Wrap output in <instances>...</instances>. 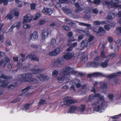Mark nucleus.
Instances as JSON below:
<instances>
[{
	"instance_id": "obj_1",
	"label": "nucleus",
	"mask_w": 121,
	"mask_h": 121,
	"mask_svg": "<svg viewBox=\"0 0 121 121\" xmlns=\"http://www.w3.org/2000/svg\"><path fill=\"white\" fill-rule=\"evenodd\" d=\"M62 73L63 76L60 77H58L57 80L59 83H62L64 80H69V78L70 77V74L75 73L76 72L74 71V69L69 67H66L65 69H63L62 70Z\"/></svg>"
},
{
	"instance_id": "obj_2",
	"label": "nucleus",
	"mask_w": 121,
	"mask_h": 121,
	"mask_svg": "<svg viewBox=\"0 0 121 121\" xmlns=\"http://www.w3.org/2000/svg\"><path fill=\"white\" fill-rule=\"evenodd\" d=\"M43 70L42 69H40L38 66L36 65L35 66L31 71L33 74H36L40 73Z\"/></svg>"
},
{
	"instance_id": "obj_3",
	"label": "nucleus",
	"mask_w": 121,
	"mask_h": 121,
	"mask_svg": "<svg viewBox=\"0 0 121 121\" xmlns=\"http://www.w3.org/2000/svg\"><path fill=\"white\" fill-rule=\"evenodd\" d=\"M37 77L41 81L47 80L49 79L48 76L45 74H40L37 76Z\"/></svg>"
},
{
	"instance_id": "obj_4",
	"label": "nucleus",
	"mask_w": 121,
	"mask_h": 121,
	"mask_svg": "<svg viewBox=\"0 0 121 121\" xmlns=\"http://www.w3.org/2000/svg\"><path fill=\"white\" fill-rule=\"evenodd\" d=\"M60 48H56L50 52L49 53V55L51 56H57L60 53Z\"/></svg>"
},
{
	"instance_id": "obj_5",
	"label": "nucleus",
	"mask_w": 121,
	"mask_h": 121,
	"mask_svg": "<svg viewBox=\"0 0 121 121\" xmlns=\"http://www.w3.org/2000/svg\"><path fill=\"white\" fill-rule=\"evenodd\" d=\"M29 81V83L34 84L35 85L34 86L35 87H36L37 86L39 83V80L36 78H32L30 81Z\"/></svg>"
},
{
	"instance_id": "obj_6",
	"label": "nucleus",
	"mask_w": 121,
	"mask_h": 121,
	"mask_svg": "<svg viewBox=\"0 0 121 121\" xmlns=\"http://www.w3.org/2000/svg\"><path fill=\"white\" fill-rule=\"evenodd\" d=\"M42 12L44 14L50 15L52 13V11L51 9L44 8L42 11Z\"/></svg>"
},
{
	"instance_id": "obj_7",
	"label": "nucleus",
	"mask_w": 121,
	"mask_h": 121,
	"mask_svg": "<svg viewBox=\"0 0 121 121\" xmlns=\"http://www.w3.org/2000/svg\"><path fill=\"white\" fill-rule=\"evenodd\" d=\"M24 75L25 80L27 81L26 82H29L32 78V74L30 73H24Z\"/></svg>"
},
{
	"instance_id": "obj_8",
	"label": "nucleus",
	"mask_w": 121,
	"mask_h": 121,
	"mask_svg": "<svg viewBox=\"0 0 121 121\" xmlns=\"http://www.w3.org/2000/svg\"><path fill=\"white\" fill-rule=\"evenodd\" d=\"M83 4H81L79 5V3L78 2H76V12H79L82 11L84 9V8L81 7V6H83Z\"/></svg>"
},
{
	"instance_id": "obj_9",
	"label": "nucleus",
	"mask_w": 121,
	"mask_h": 121,
	"mask_svg": "<svg viewBox=\"0 0 121 121\" xmlns=\"http://www.w3.org/2000/svg\"><path fill=\"white\" fill-rule=\"evenodd\" d=\"M104 102H102L101 103V107L99 105H98L97 107H95L94 108V110L96 112H101V108H103L104 107Z\"/></svg>"
},
{
	"instance_id": "obj_10",
	"label": "nucleus",
	"mask_w": 121,
	"mask_h": 121,
	"mask_svg": "<svg viewBox=\"0 0 121 121\" xmlns=\"http://www.w3.org/2000/svg\"><path fill=\"white\" fill-rule=\"evenodd\" d=\"M5 60L6 61L5 62L4 60L3 59L1 60L0 61V66L3 65V64H4L3 66V68L5 67L7 63L9 62L10 60V59H9L8 57H5Z\"/></svg>"
},
{
	"instance_id": "obj_11",
	"label": "nucleus",
	"mask_w": 121,
	"mask_h": 121,
	"mask_svg": "<svg viewBox=\"0 0 121 121\" xmlns=\"http://www.w3.org/2000/svg\"><path fill=\"white\" fill-rule=\"evenodd\" d=\"M49 31L47 29L43 30L42 33V37L43 39H45L48 36Z\"/></svg>"
},
{
	"instance_id": "obj_12",
	"label": "nucleus",
	"mask_w": 121,
	"mask_h": 121,
	"mask_svg": "<svg viewBox=\"0 0 121 121\" xmlns=\"http://www.w3.org/2000/svg\"><path fill=\"white\" fill-rule=\"evenodd\" d=\"M18 80L21 82H26L27 81V80H25L24 73L21 74L18 76Z\"/></svg>"
},
{
	"instance_id": "obj_13",
	"label": "nucleus",
	"mask_w": 121,
	"mask_h": 121,
	"mask_svg": "<svg viewBox=\"0 0 121 121\" xmlns=\"http://www.w3.org/2000/svg\"><path fill=\"white\" fill-rule=\"evenodd\" d=\"M121 74V72H118L116 73H114L110 75H108L106 76V77L108 79H111L115 77L116 76Z\"/></svg>"
},
{
	"instance_id": "obj_14",
	"label": "nucleus",
	"mask_w": 121,
	"mask_h": 121,
	"mask_svg": "<svg viewBox=\"0 0 121 121\" xmlns=\"http://www.w3.org/2000/svg\"><path fill=\"white\" fill-rule=\"evenodd\" d=\"M106 31L104 30V28L102 27H100L99 28L98 31H95V32L97 35H99V36H102L103 35V34L101 35L100 34L101 32H103L104 33Z\"/></svg>"
},
{
	"instance_id": "obj_15",
	"label": "nucleus",
	"mask_w": 121,
	"mask_h": 121,
	"mask_svg": "<svg viewBox=\"0 0 121 121\" xmlns=\"http://www.w3.org/2000/svg\"><path fill=\"white\" fill-rule=\"evenodd\" d=\"M88 44V41L87 40H83L81 43V47L82 48L80 50H82L86 48Z\"/></svg>"
},
{
	"instance_id": "obj_16",
	"label": "nucleus",
	"mask_w": 121,
	"mask_h": 121,
	"mask_svg": "<svg viewBox=\"0 0 121 121\" xmlns=\"http://www.w3.org/2000/svg\"><path fill=\"white\" fill-rule=\"evenodd\" d=\"M32 20V19L31 18H29V17H28L27 15H26L24 16L22 22L24 24L25 22H30Z\"/></svg>"
},
{
	"instance_id": "obj_17",
	"label": "nucleus",
	"mask_w": 121,
	"mask_h": 121,
	"mask_svg": "<svg viewBox=\"0 0 121 121\" xmlns=\"http://www.w3.org/2000/svg\"><path fill=\"white\" fill-rule=\"evenodd\" d=\"M73 55L71 53L68 52L66 54H65L63 56V58L65 59L68 60L70 59L73 57Z\"/></svg>"
},
{
	"instance_id": "obj_18",
	"label": "nucleus",
	"mask_w": 121,
	"mask_h": 121,
	"mask_svg": "<svg viewBox=\"0 0 121 121\" xmlns=\"http://www.w3.org/2000/svg\"><path fill=\"white\" fill-rule=\"evenodd\" d=\"M109 60L108 59L105 60L104 62L100 63V66H101L103 68H105L108 66Z\"/></svg>"
},
{
	"instance_id": "obj_19",
	"label": "nucleus",
	"mask_w": 121,
	"mask_h": 121,
	"mask_svg": "<svg viewBox=\"0 0 121 121\" xmlns=\"http://www.w3.org/2000/svg\"><path fill=\"white\" fill-rule=\"evenodd\" d=\"M13 14L11 11L10 13L7 14L5 18V20H7L9 19L10 20H11L13 19Z\"/></svg>"
},
{
	"instance_id": "obj_20",
	"label": "nucleus",
	"mask_w": 121,
	"mask_h": 121,
	"mask_svg": "<svg viewBox=\"0 0 121 121\" xmlns=\"http://www.w3.org/2000/svg\"><path fill=\"white\" fill-rule=\"evenodd\" d=\"M64 102L66 103V104L68 106H69L71 104H73L76 102V101L74 100L68 99L65 100Z\"/></svg>"
},
{
	"instance_id": "obj_21",
	"label": "nucleus",
	"mask_w": 121,
	"mask_h": 121,
	"mask_svg": "<svg viewBox=\"0 0 121 121\" xmlns=\"http://www.w3.org/2000/svg\"><path fill=\"white\" fill-rule=\"evenodd\" d=\"M38 33L37 31H34L30 35L31 39H37L38 37Z\"/></svg>"
},
{
	"instance_id": "obj_22",
	"label": "nucleus",
	"mask_w": 121,
	"mask_h": 121,
	"mask_svg": "<svg viewBox=\"0 0 121 121\" xmlns=\"http://www.w3.org/2000/svg\"><path fill=\"white\" fill-rule=\"evenodd\" d=\"M76 111V106L72 105L70 106L68 109V112L69 113H73Z\"/></svg>"
},
{
	"instance_id": "obj_23",
	"label": "nucleus",
	"mask_w": 121,
	"mask_h": 121,
	"mask_svg": "<svg viewBox=\"0 0 121 121\" xmlns=\"http://www.w3.org/2000/svg\"><path fill=\"white\" fill-rule=\"evenodd\" d=\"M6 80L4 81L2 80L0 78V84L2 83L0 85V87H5L8 85V84L6 83Z\"/></svg>"
},
{
	"instance_id": "obj_24",
	"label": "nucleus",
	"mask_w": 121,
	"mask_h": 121,
	"mask_svg": "<svg viewBox=\"0 0 121 121\" xmlns=\"http://www.w3.org/2000/svg\"><path fill=\"white\" fill-rule=\"evenodd\" d=\"M99 95L98 94L96 93L94 95L93 94H91L89 95V99L91 101V100L95 98L96 97H99Z\"/></svg>"
},
{
	"instance_id": "obj_25",
	"label": "nucleus",
	"mask_w": 121,
	"mask_h": 121,
	"mask_svg": "<svg viewBox=\"0 0 121 121\" xmlns=\"http://www.w3.org/2000/svg\"><path fill=\"white\" fill-rule=\"evenodd\" d=\"M102 75V73H99L96 72L92 74H89L87 75V77L91 78L92 76H99Z\"/></svg>"
},
{
	"instance_id": "obj_26",
	"label": "nucleus",
	"mask_w": 121,
	"mask_h": 121,
	"mask_svg": "<svg viewBox=\"0 0 121 121\" xmlns=\"http://www.w3.org/2000/svg\"><path fill=\"white\" fill-rule=\"evenodd\" d=\"M11 11L13 14H14V16L15 18H18L20 14L18 11L14 9Z\"/></svg>"
},
{
	"instance_id": "obj_27",
	"label": "nucleus",
	"mask_w": 121,
	"mask_h": 121,
	"mask_svg": "<svg viewBox=\"0 0 121 121\" xmlns=\"http://www.w3.org/2000/svg\"><path fill=\"white\" fill-rule=\"evenodd\" d=\"M93 23L95 25H100V24H106V22L105 21H94Z\"/></svg>"
},
{
	"instance_id": "obj_28",
	"label": "nucleus",
	"mask_w": 121,
	"mask_h": 121,
	"mask_svg": "<svg viewBox=\"0 0 121 121\" xmlns=\"http://www.w3.org/2000/svg\"><path fill=\"white\" fill-rule=\"evenodd\" d=\"M63 11L67 14H69L71 13L72 11L70 9H66L65 7H63L62 8Z\"/></svg>"
},
{
	"instance_id": "obj_29",
	"label": "nucleus",
	"mask_w": 121,
	"mask_h": 121,
	"mask_svg": "<svg viewBox=\"0 0 121 121\" xmlns=\"http://www.w3.org/2000/svg\"><path fill=\"white\" fill-rule=\"evenodd\" d=\"M101 48L103 49V50L101 52L100 54L102 58H105L106 57V56L105 55V52L104 51V44L102 45Z\"/></svg>"
},
{
	"instance_id": "obj_30",
	"label": "nucleus",
	"mask_w": 121,
	"mask_h": 121,
	"mask_svg": "<svg viewBox=\"0 0 121 121\" xmlns=\"http://www.w3.org/2000/svg\"><path fill=\"white\" fill-rule=\"evenodd\" d=\"M13 0H0V4H1L3 3L4 5H7L9 1L11 2L13 1Z\"/></svg>"
},
{
	"instance_id": "obj_31",
	"label": "nucleus",
	"mask_w": 121,
	"mask_h": 121,
	"mask_svg": "<svg viewBox=\"0 0 121 121\" xmlns=\"http://www.w3.org/2000/svg\"><path fill=\"white\" fill-rule=\"evenodd\" d=\"M76 46V42H75L72 44L70 46L66 49L67 51H70L73 49V48Z\"/></svg>"
},
{
	"instance_id": "obj_32",
	"label": "nucleus",
	"mask_w": 121,
	"mask_h": 121,
	"mask_svg": "<svg viewBox=\"0 0 121 121\" xmlns=\"http://www.w3.org/2000/svg\"><path fill=\"white\" fill-rule=\"evenodd\" d=\"M46 101V100L45 99H41L40 100V101L38 103V106H40L41 105H43L46 104L45 103Z\"/></svg>"
},
{
	"instance_id": "obj_33",
	"label": "nucleus",
	"mask_w": 121,
	"mask_h": 121,
	"mask_svg": "<svg viewBox=\"0 0 121 121\" xmlns=\"http://www.w3.org/2000/svg\"><path fill=\"white\" fill-rule=\"evenodd\" d=\"M81 60L82 61L85 62L88 59V56H85L84 55H81Z\"/></svg>"
},
{
	"instance_id": "obj_34",
	"label": "nucleus",
	"mask_w": 121,
	"mask_h": 121,
	"mask_svg": "<svg viewBox=\"0 0 121 121\" xmlns=\"http://www.w3.org/2000/svg\"><path fill=\"white\" fill-rule=\"evenodd\" d=\"M79 25L81 26H86L87 27L91 26V25L90 24H86L83 22H79Z\"/></svg>"
},
{
	"instance_id": "obj_35",
	"label": "nucleus",
	"mask_w": 121,
	"mask_h": 121,
	"mask_svg": "<svg viewBox=\"0 0 121 121\" xmlns=\"http://www.w3.org/2000/svg\"><path fill=\"white\" fill-rule=\"evenodd\" d=\"M99 66V63L96 62H93V67L97 68Z\"/></svg>"
},
{
	"instance_id": "obj_36",
	"label": "nucleus",
	"mask_w": 121,
	"mask_h": 121,
	"mask_svg": "<svg viewBox=\"0 0 121 121\" xmlns=\"http://www.w3.org/2000/svg\"><path fill=\"white\" fill-rule=\"evenodd\" d=\"M31 105V104L30 103H27L26 104L24 105L23 109H25L26 111L27 109H29L28 108L29 106Z\"/></svg>"
},
{
	"instance_id": "obj_37",
	"label": "nucleus",
	"mask_w": 121,
	"mask_h": 121,
	"mask_svg": "<svg viewBox=\"0 0 121 121\" xmlns=\"http://www.w3.org/2000/svg\"><path fill=\"white\" fill-rule=\"evenodd\" d=\"M58 71L56 70H54L52 73V75L53 77H55L58 75Z\"/></svg>"
},
{
	"instance_id": "obj_38",
	"label": "nucleus",
	"mask_w": 121,
	"mask_h": 121,
	"mask_svg": "<svg viewBox=\"0 0 121 121\" xmlns=\"http://www.w3.org/2000/svg\"><path fill=\"white\" fill-rule=\"evenodd\" d=\"M65 21L66 23L68 24L69 25L72 26L74 24L73 22H71L70 21L67 19H65Z\"/></svg>"
},
{
	"instance_id": "obj_39",
	"label": "nucleus",
	"mask_w": 121,
	"mask_h": 121,
	"mask_svg": "<svg viewBox=\"0 0 121 121\" xmlns=\"http://www.w3.org/2000/svg\"><path fill=\"white\" fill-rule=\"evenodd\" d=\"M21 24L20 22H16L15 23H14L13 25L14 27V28L15 27H16L17 29L19 28L21 25Z\"/></svg>"
},
{
	"instance_id": "obj_40",
	"label": "nucleus",
	"mask_w": 121,
	"mask_h": 121,
	"mask_svg": "<svg viewBox=\"0 0 121 121\" xmlns=\"http://www.w3.org/2000/svg\"><path fill=\"white\" fill-rule=\"evenodd\" d=\"M21 100L20 97H18L16 98V99L12 100L11 102V103H15L16 102H19Z\"/></svg>"
},
{
	"instance_id": "obj_41",
	"label": "nucleus",
	"mask_w": 121,
	"mask_h": 121,
	"mask_svg": "<svg viewBox=\"0 0 121 121\" xmlns=\"http://www.w3.org/2000/svg\"><path fill=\"white\" fill-rule=\"evenodd\" d=\"M107 85L106 83H104L101 84V87L102 89H105L107 88Z\"/></svg>"
},
{
	"instance_id": "obj_42",
	"label": "nucleus",
	"mask_w": 121,
	"mask_h": 121,
	"mask_svg": "<svg viewBox=\"0 0 121 121\" xmlns=\"http://www.w3.org/2000/svg\"><path fill=\"white\" fill-rule=\"evenodd\" d=\"M117 31V33L118 35V34H121V27H117L116 29Z\"/></svg>"
},
{
	"instance_id": "obj_43",
	"label": "nucleus",
	"mask_w": 121,
	"mask_h": 121,
	"mask_svg": "<svg viewBox=\"0 0 121 121\" xmlns=\"http://www.w3.org/2000/svg\"><path fill=\"white\" fill-rule=\"evenodd\" d=\"M35 56V54H32L31 53L29 55L26 57L27 58H28L29 59H30L31 60L33 58L34 56Z\"/></svg>"
},
{
	"instance_id": "obj_44",
	"label": "nucleus",
	"mask_w": 121,
	"mask_h": 121,
	"mask_svg": "<svg viewBox=\"0 0 121 121\" xmlns=\"http://www.w3.org/2000/svg\"><path fill=\"white\" fill-rule=\"evenodd\" d=\"M111 5H113V6L116 8H121V4L118 5L116 3H114L111 4Z\"/></svg>"
},
{
	"instance_id": "obj_45",
	"label": "nucleus",
	"mask_w": 121,
	"mask_h": 121,
	"mask_svg": "<svg viewBox=\"0 0 121 121\" xmlns=\"http://www.w3.org/2000/svg\"><path fill=\"white\" fill-rule=\"evenodd\" d=\"M31 87V86H27L24 89L22 90V92H26Z\"/></svg>"
},
{
	"instance_id": "obj_46",
	"label": "nucleus",
	"mask_w": 121,
	"mask_h": 121,
	"mask_svg": "<svg viewBox=\"0 0 121 121\" xmlns=\"http://www.w3.org/2000/svg\"><path fill=\"white\" fill-rule=\"evenodd\" d=\"M81 106L82 107L80 110L82 112H84L86 108V105L84 104H82L81 105Z\"/></svg>"
},
{
	"instance_id": "obj_47",
	"label": "nucleus",
	"mask_w": 121,
	"mask_h": 121,
	"mask_svg": "<svg viewBox=\"0 0 121 121\" xmlns=\"http://www.w3.org/2000/svg\"><path fill=\"white\" fill-rule=\"evenodd\" d=\"M62 27L64 30H69L70 29V28L69 27L65 25L63 26Z\"/></svg>"
},
{
	"instance_id": "obj_48",
	"label": "nucleus",
	"mask_w": 121,
	"mask_h": 121,
	"mask_svg": "<svg viewBox=\"0 0 121 121\" xmlns=\"http://www.w3.org/2000/svg\"><path fill=\"white\" fill-rule=\"evenodd\" d=\"M36 4L35 3H32L31 4L30 7L31 9L34 10L36 8Z\"/></svg>"
},
{
	"instance_id": "obj_49",
	"label": "nucleus",
	"mask_w": 121,
	"mask_h": 121,
	"mask_svg": "<svg viewBox=\"0 0 121 121\" xmlns=\"http://www.w3.org/2000/svg\"><path fill=\"white\" fill-rule=\"evenodd\" d=\"M59 2L61 4L64 3H68L69 2L68 0H59Z\"/></svg>"
},
{
	"instance_id": "obj_50",
	"label": "nucleus",
	"mask_w": 121,
	"mask_h": 121,
	"mask_svg": "<svg viewBox=\"0 0 121 121\" xmlns=\"http://www.w3.org/2000/svg\"><path fill=\"white\" fill-rule=\"evenodd\" d=\"M98 52L97 51L95 50L94 51L92 52L91 53V55L92 56H94L96 54H98Z\"/></svg>"
},
{
	"instance_id": "obj_51",
	"label": "nucleus",
	"mask_w": 121,
	"mask_h": 121,
	"mask_svg": "<svg viewBox=\"0 0 121 121\" xmlns=\"http://www.w3.org/2000/svg\"><path fill=\"white\" fill-rule=\"evenodd\" d=\"M111 2H108V1H105L104 2L102 3L104 5H105L106 4L108 6H109L111 4Z\"/></svg>"
},
{
	"instance_id": "obj_52",
	"label": "nucleus",
	"mask_w": 121,
	"mask_h": 121,
	"mask_svg": "<svg viewBox=\"0 0 121 121\" xmlns=\"http://www.w3.org/2000/svg\"><path fill=\"white\" fill-rule=\"evenodd\" d=\"M4 35L0 34V42L3 43L4 41Z\"/></svg>"
},
{
	"instance_id": "obj_53",
	"label": "nucleus",
	"mask_w": 121,
	"mask_h": 121,
	"mask_svg": "<svg viewBox=\"0 0 121 121\" xmlns=\"http://www.w3.org/2000/svg\"><path fill=\"white\" fill-rule=\"evenodd\" d=\"M99 95V97H98L99 98V99L101 101H104V97L103 96H102L99 93H97Z\"/></svg>"
},
{
	"instance_id": "obj_54",
	"label": "nucleus",
	"mask_w": 121,
	"mask_h": 121,
	"mask_svg": "<svg viewBox=\"0 0 121 121\" xmlns=\"http://www.w3.org/2000/svg\"><path fill=\"white\" fill-rule=\"evenodd\" d=\"M101 2L100 0H94L93 1V3L95 4H99Z\"/></svg>"
},
{
	"instance_id": "obj_55",
	"label": "nucleus",
	"mask_w": 121,
	"mask_h": 121,
	"mask_svg": "<svg viewBox=\"0 0 121 121\" xmlns=\"http://www.w3.org/2000/svg\"><path fill=\"white\" fill-rule=\"evenodd\" d=\"M116 45L119 46L121 45V40H117L116 43Z\"/></svg>"
},
{
	"instance_id": "obj_56",
	"label": "nucleus",
	"mask_w": 121,
	"mask_h": 121,
	"mask_svg": "<svg viewBox=\"0 0 121 121\" xmlns=\"http://www.w3.org/2000/svg\"><path fill=\"white\" fill-rule=\"evenodd\" d=\"M0 77L1 78L6 79L7 78V76L4 75V73L2 74L0 76Z\"/></svg>"
},
{
	"instance_id": "obj_57",
	"label": "nucleus",
	"mask_w": 121,
	"mask_h": 121,
	"mask_svg": "<svg viewBox=\"0 0 121 121\" xmlns=\"http://www.w3.org/2000/svg\"><path fill=\"white\" fill-rule=\"evenodd\" d=\"M87 66L88 67H93V62H88L87 64Z\"/></svg>"
},
{
	"instance_id": "obj_58",
	"label": "nucleus",
	"mask_w": 121,
	"mask_h": 121,
	"mask_svg": "<svg viewBox=\"0 0 121 121\" xmlns=\"http://www.w3.org/2000/svg\"><path fill=\"white\" fill-rule=\"evenodd\" d=\"M23 27L24 29L29 28H30V26L29 24H25L23 26Z\"/></svg>"
},
{
	"instance_id": "obj_59",
	"label": "nucleus",
	"mask_w": 121,
	"mask_h": 121,
	"mask_svg": "<svg viewBox=\"0 0 121 121\" xmlns=\"http://www.w3.org/2000/svg\"><path fill=\"white\" fill-rule=\"evenodd\" d=\"M94 38V37L93 36H91L88 39L87 41L88 42H90L92 41Z\"/></svg>"
},
{
	"instance_id": "obj_60",
	"label": "nucleus",
	"mask_w": 121,
	"mask_h": 121,
	"mask_svg": "<svg viewBox=\"0 0 121 121\" xmlns=\"http://www.w3.org/2000/svg\"><path fill=\"white\" fill-rule=\"evenodd\" d=\"M56 43V41L55 39H51V44L53 45L55 44Z\"/></svg>"
},
{
	"instance_id": "obj_61",
	"label": "nucleus",
	"mask_w": 121,
	"mask_h": 121,
	"mask_svg": "<svg viewBox=\"0 0 121 121\" xmlns=\"http://www.w3.org/2000/svg\"><path fill=\"white\" fill-rule=\"evenodd\" d=\"M108 41L111 43H112L113 40V39L112 37L109 36L108 37Z\"/></svg>"
},
{
	"instance_id": "obj_62",
	"label": "nucleus",
	"mask_w": 121,
	"mask_h": 121,
	"mask_svg": "<svg viewBox=\"0 0 121 121\" xmlns=\"http://www.w3.org/2000/svg\"><path fill=\"white\" fill-rule=\"evenodd\" d=\"M100 57L99 56L96 57L94 59V61H99L100 60Z\"/></svg>"
},
{
	"instance_id": "obj_63",
	"label": "nucleus",
	"mask_w": 121,
	"mask_h": 121,
	"mask_svg": "<svg viewBox=\"0 0 121 121\" xmlns=\"http://www.w3.org/2000/svg\"><path fill=\"white\" fill-rule=\"evenodd\" d=\"M15 87V86L14 85L12 84H10L8 86V88L9 89L11 90V89H13Z\"/></svg>"
},
{
	"instance_id": "obj_64",
	"label": "nucleus",
	"mask_w": 121,
	"mask_h": 121,
	"mask_svg": "<svg viewBox=\"0 0 121 121\" xmlns=\"http://www.w3.org/2000/svg\"><path fill=\"white\" fill-rule=\"evenodd\" d=\"M104 28L107 31L109 30L110 29V28L109 27L108 25H105L104 26Z\"/></svg>"
}]
</instances>
